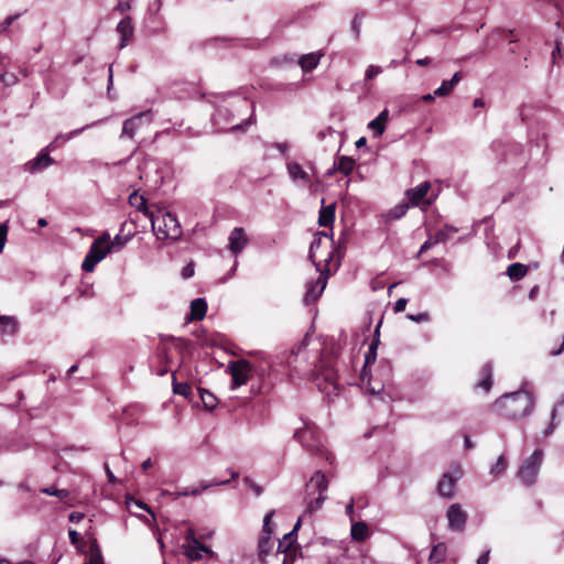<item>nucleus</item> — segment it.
<instances>
[{
    "instance_id": "nucleus-37",
    "label": "nucleus",
    "mask_w": 564,
    "mask_h": 564,
    "mask_svg": "<svg viewBox=\"0 0 564 564\" xmlns=\"http://www.w3.org/2000/svg\"><path fill=\"white\" fill-rule=\"evenodd\" d=\"M90 558L84 564H104L101 551L99 549L97 540H93L90 543Z\"/></svg>"
},
{
    "instance_id": "nucleus-1",
    "label": "nucleus",
    "mask_w": 564,
    "mask_h": 564,
    "mask_svg": "<svg viewBox=\"0 0 564 564\" xmlns=\"http://www.w3.org/2000/svg\"><path fill=\"white\" fill-rule=\"evenodd\" d=\"M308 335L306 334L302 341L293 347L289 352H284L280 358L289 368L300 376L322 377L324 381L335 384L337 370L334 361L340 355V346L332 341L321 351L317 347L313 351L307 350Z\"/></svg>"
},
{
    "instance_id": "nucleus-22",
    "label": "nucleus",
    "mask_w": 564,
    "mask_h": 564,
    "mask_svg": "<svg viewBox=\"0 0 564 564\" xmlns=\"http://www.w3.org/2000/svg\"><path fill=\"white\" fill-rule=\"evenodd\" d=\"M207 302L204 297H198L191 303V321H202L206 316Z\"/></svg>"
},
{
    "instance_id": "nucleus-21",
    "label": "nucleus",
    "mask_w": 564,
    "mask_h": 564,
    "mask_svg": "<svg viewBox=\"0 0 564 564\" xmlns=\"http://www.w3.org/2000/svg\"><path fill=\"white\" fill-rule=\"evenodd\" d=\"M463 77L462 72H456L451 79L442 82L441 86L435 89V95H437V97H446L451 95Z\"/></svg>"
},
{
    "instance_id": "nucleus-44",
    "label": "nucleus",
    "mask_w": 564,
    "mask_h": 564,
    "mask_svg": "<svg viewBox=\"0 0 564 564\" xmlns=\"http://www.w3.org/2000/svg\"><path fill=\"white\" fill-rule=\"evenodd\" d=\"M99 261L96 260L93 256H90L88 252L86 253L85 258H84V261L82 263V269L85 271V272H93L96 264L98 263Z\"/></svg>"
},
{
    "instance_id": "nucleus-4",
    "label": "nucleus",
    "mask_w": 564,
    "mask_h": 564,
    "mask_svg": "<svg viewBox=\"0 0 564 564\" xmlns=\"http://www.w3.org/2000/svg\"><path fill=\"white\" fill-rule=\"evenodd\" d=\"M310 490V499L307 501V511L310 513L319 510L326 500V491L328 489V479L322 470H316L306 484Z\"/></svg>"
},
{
    "instance_id": "nucleus-52",
    "label": "nucleus",
    "mask_w": 564,
    "mask_h": 564,
    "mask_svg": "<svg viewBox=\"0 0 564 564\" xmlns=\"http://www.w3.org/2000/svg\"><path fill=\"white\" fill-rule=\"evenodd\" d=\"M362 19V14L357 13L351 22V31L355 36L358 37L360 33V20Z\"/></svg>"
},
{
    "instance_id": "nucleus-26",
    "label": "nucleus",
    "mask_w": 564,
    "mask_h": 564,
    "mask_svg": "<svg viewBox=\"0 0 564 564\" xmlns=\"http://www.w3.org/2000/svg\"><path fill=\"white\" fill-rule=\"evenodd\" d=\"M286 170L290 177L293 181H302L305 184L311 183L310 175L302 169V166L296 162H289L286 164Z\"/></svg>"
},
{
    "instance_id": "nucleus-2",
    "label": "nucleus",
    "mask_w": 564,
    "mask_h": 564,
    "mask_svg": "<svg viewBox=\"0 0 564 564\" xmlns=\"http://www.w3.org/2000/svg\"><path fill=\"white\" fill-rule=\"evenodd\" d=\"M534 403V397L531 392L520 390L503 394L494 405L501 417L518 421L531 414Z\"/></svg>"
},
{
    "instance_id": "nucleus-49",
    "label": "nucleus",
    "mask_w": 564,
    "mask_h": 564,
    "mask_svg": "<svg viewBox=\"0 0 564 564\" xmlns=\"http://www.w3.org/2000/svg\"><path fill=\"white\" fill-rule=\"evenodd\" d=\"M282 553L284 554L282 564H294L297 554L302 555V553L299 551H289V552H282Z\"/></svg>"
},
{
    "instance_id": "nucleus-27",
    "label": "nucleus",
    "mask_w": 564,
    "mask_h": 564,
    "mask_svg": "<svg viewBox=\"0 0 564 564\" xmlns=\"http://www.w3.org/2000/svg\"><path fill=\"white\" fill-rule=\"evenodd\" d=\"M324 237H326V232L325 231H318L314 235V238H313V241L311 242V246H310V251H308V259L313 262V264L316 267V270L317 271H321L322 267H321V263H317L315 261V256H316V251L317 249L321 248L323 241H324Z\"/></svg>"
},
{
    "instance_id": "nucleus-42",
    "label": "nucleus",
    "mask_w": 564,
    "mask_h": 564,
    "mask_svg": "<svg viewBox=\"0 0 564 564\" xmlns=\"http://www.w3.org/2000/svg\"><path fill=\"white\" fill-rule=\"evenodd\" d=\"M22 13H15L12 15L7 17L1 23H0V34H9L10 33V26L13 24L15 20H18Z\"/></svg>"
},
{
    "instance_id": "nucleus-41",
    "label": "nucleus",
    "mask_w": 564,
    "mask_h": 564,
    "mask_svg": "<svg viewBox=\"0 0 564 564\" xmlns=\"http://www.w3.org/2000/svg\"><path fill=\"white\" fill-rule=\"evenodd\" d=\"M173 392L175 394L182 395L184 398H189L192 394V388L186 382H176L175 379L173 380Z\"/></svg>"
},
{
    "instance_id": "nucleus-35",
    "label": "nucleus",
    "mask_w": 564,
    "mask_h": 564,
    "mask_svg": "<svg viewBox=\"0 0 564 564\" xmlns=\"http://www.w3.org/2000/svg\"><path fill=\"white\" fill-rule=\"evenodd\" d=\"M197 390H198L199 398L204 404V408L209 411L214 410L218 404V400L214 395V393H212L210 391H208L207 389H204V388H197Z\"/></svg>"
},
{
    "instance_id": "nucleus-61",
    "label": "nucleus",
    "mask_w": 564,
    "mask_h": 564,
    "mask_svg": "<svg viewBox=\"0 0 564 564\" xmlns=\"http://www.w3.org/2000/svg\"><path fill=\"white\" fill-rule=\"evenodd\" d=\"M84 517H85L84 513L75 511V512L69 513L68 520L70 522L77 523V522L82 521L84 519Z\"/></svg>"
},
{
    "instance_id": "nucleus-55",
    "label": "nucleus",
    "mask_w": 564,
    "mask_h": 564,
    "mask_svg": "<svg viewBox=\"0 0 564 564\" xmlns=\"http://www.w3.org/2000/svg\"><path fill=\"white\" fill-rule=\"evenodd\" d=\"M194 272H195V268H194V263H188L186 264L183 270H182V276L184 279H189L194 275Z\"/></svg>"
},
{
    "instance_id": "nucleus-17",
    "label": "nucleus",
    "mask_w": 564,
    "mask_h": 564,
    "mask_svg": "<svg viewBox=\"0 0 564 564\" xmlns=\"http://www.w3.org/2000/svg\"><path fill=\"white\" fill-rule=\"evenodd\" d=\"M430 188H431V184H430V182L426 181V182L419 184L417 186H415L413 188H409L405 192V195L412 206H417L422 203L424 197L427 195Z\"/></svg>"
},
{
    "instance_id": "nucleus-5",
    "label": "nucleus",
    "mask_w": 564,
    "mask_h": 564,
    "mask_svg": "<svg viewBox=\"0 0 564 564\" xmlns=\"http://www.w3.org/2000/svg\"><path fill=\"white\" fill-rule=\"evenodd\" d=\"M150 220H151L152 230L159 239L177 240L182 236V229H181V225L177 220V217L175 214H173L171 212H165L161 217L164 228H160V226H158V223L160 221L159 216L151 214Z\"/></svg>"
},
{
    "instance_id": "nucleus-16",
    "label": "nucleus",
    "mask_w": 564,
    "mask_h": 564,
    "mask_svg": "<svg viewBox=\"0 0 564 564\" xmlns=\"http://www.w3.org/2000/svg\"><path fill=\"white\" fill-rule=\"evenodd\" d=\"M229 479L226 480H212V481H202L199 487L191 488V489H184L182 491H176L173 494L174 499H177L180 497H187V496H197L202 494L203 491L207 490L210 487L219 486V485H227L229 484Z\"/></svg>"
},
{
    "instance_id": "nucleus-15",
    "label": "nucleus",
    "mask_w": 564,
    "mask_h": 564,
    "mask_svg": "<svg viewBox=\"0 0 564 564\" xmlns=\"http://www.w3.org/2000/svg\"><path fill=\"white\" fill-rule=\"evenodd\" d=\"M381 324H382V322H379V324L377 325L375 333H373V339L368 347V351L365 355V365H364V368L361 371L362 376L366 373L367 367L375 364V361L377 359V349H378V345L380 343L379 336H380Z\"/></svg>"
},
{
    "instance_id": "nucleus-40",
    "label": "nucleus",
    "mask_w": 564,
    "mask_h": 564,
    "mask_svg": "<svg viewBox=\"0 0 564 564\" xmlns=\"http://www.w3.org/2000/svg\"><path fill=\"white\" fill-rule=\"evenodd\" d=\"M508 467L507 459L503 455H500L495 465L490 468V475L497 477L502 475Z\"/></svg>"
},
{
    "instance_id": "nucleus-13",
    "label": "nucleus",
    "mask_w": 564,
    "mask_h": 564,
    "mask_svg": "<svg viewBox=\"0 0 564 564\" xmlns=\"http://www.w3.org/2000/svg\"><path fill=\"white\" fill-rule=\"evenodd\" d=\"M248 238L245 230L240 227L234 228L229 236V250L234 256H238L247 246Z\"/></svg>"
},
{
    "instance_id": "nucleus-53",
    "label": "nucleus",
    "mask_w": 564,
    "mask_h": 564,
    "mask_svg": "<svg viewBox=\"0 0 564 564\" xmlns=\"http://www.w3.org/2000/svg\"><path fill=\"white\" fill-rule=\"evenodd\" d=\"M406 304H408V299L401 297V299L397 300L394 303V306H393L394 313L403 312L405 310Z\"/></svg>"
},
{
    "instance_id": "nucleus-8",
    "label": "nucleus",
    "mask_w": 564,
    "mask_h": 564,
    "mask_svg": "<svg viewBox=\"0 0 564 564\" xmlns=\"http://www.w3.org/2000/svg\"><path fill=\"white\" fill-rule=\"evenodd\" d=\"M182 551L189 561H199L203 558L204 553H214L207 545L199 542L193 528L187 529L185 532Z\"/></svg>"
},
{
    "instance_id": "nucleus-3",
    "label": "nucleus",
    "mask_w": 564,
    "mask_h": 564,
    "mask_svg": "<svg viewBox=\"0 0 564 564\" xmlns=\"http://www.w3.org/2000/svg\"><path fill=\"white\" fill-rule=\"evenodd\" d=\"M346 247L344 242V238L340 237L337 241V245L334 247L333 251L327 253V258L325 259V267L318 271L321 275L316 280L308 281L306 283V291L303 299L305 305H311L315 303L319 296L323 294L328 276L330 274L329 263L333 261L334 257L337 258L335 267L336 269L340 265V260L344 257Z\"/></svg>"
},
{
    "instance_id": "nucleus-6",
    "label": "nucleus",
    "mask_w": 564,
    "mask_h": 564,
    "mask_svg": "<svg viewBox=\"0 0 564 564\" xmlns=\"http://www.w3.org/2000/svg\"><path fill=\"white\" fill-rule=\"evenodd\" d=\"M543 451L535 449L519 467L517 478L525 487H532L538 480L542 465Z\"/></svg>"
},
{
    "instance_id": "nucleus-12",
    "label": "nucleus",
    "mask_w": 564,
    "mask_h": 564,
    "mask_svg": "<svg viewBox=\"0 0 564 564\" xmlns=\"http://www.w3.org/2000/svg\"><path fill=\"white\" fill-rule=\"evenodd\" d=\"M47 149L48 147L42 149L33 160L26 163V171L30 173H36L45 170L54 163V160L50 156Z\"/></svg>"
},
{
    "instance_id": "nucleus-50",
    "label": "nucleus",
    "mask_w": 564,
    "mask_h": 564,
    "mask_svg": "<svg viewBox=\"0 0 564 564\" xmlns=\"http://www.w3.org/2000/svg\"><path fill=\"white\" fill-rule=\"evenodd\" d=\"M382 72V68L380 66L370 65L365 74V77L367 80H370L375 78L377 75H379Z\"/></svg>"
},
{
    "instance_id": "nucleus-43",
    "label": "nucleus",
    "mask_w": 564,
    "mask_h": 564,
    "mask_svg": "<svg viewBox=\"0 0 564 564\" xmlns=\"http://www.w3.org/2000/svg\"><path fill=\"white\" fill-rule=\"evenodd\" d=\"M97 124V122H93L91 124H86L79 129H75L70 132H68L67 134L63 135V134H59L56 137L55 141H58L59 139H63L64 141H68L70 139H73L74 137L78 135L79 133H82L83 131H85L86 129L93 127Z\"/></svg>"
},
{
    "instance_id": "nucleus-11",
    "label": "nucleus",
    "mask_w": 564,
    "mask_h": 564,
    "mask_svg": "<svg viewBox=\"0 0 564 564\" xmlns=\"http://www.w3.org/2000/svg\"><path fill=\"white\" fill-rule=\"evenodd\" d=\"M446 518L451 531L462 532L466 527L468 516L459 503H453L447 509Z\"/></svg>"
},
{
    "instance_id": "nucleus-18",
    "label": "nucleus",
    "mask_w": 564,
    "mask_h": 564,
    "mask_svg": "<svg viewBox=\"0 0 564 564\" xmlns=\"http://www.w3.org/2000/svg\"><path fill=\"white\" fill-rule=\"evenodd\" d=\"M273 545L272 533L261 532L258 541V557L262 564L267 563V556L271 553Z\"/></svg>"
},
{
    "instance_id": "nucleus-19",
    "label": "nucleus",
    "mask_w": 564,
    "mask_h": 564,
    "mask_svg": "<svg viewBox=\"0 0 564 564\" xmlns=\"http://www.w3.org/2000/svg\"><path fill=\"white\" fill-rule=\"evenodd\" d=\"M456 478L445 473L437 484V492L444 498H453L455 495Z\"/></svg>"
},
{
    "instance_id": "nucleus-14",
    "label": "nucleus",
    "mask_w": 564,
    "mask_h": 564,
    "mask_svg": "<svg viewBox=\"0 0 564 564\" xmlns=\"http://www.w3.org/2000/svg\"><path fill=\"white\" fill-rule=\"evenodd\" d=\"M19 332V322L14 316L0 315V336L14 337Z\"/></svg>"
},
{
    "instance_id": "nucleus-25",
    "label": "nucleus",
    "mask_w": 564,
    "mask_h": 564,
    "mask_svg": "<svg viewBox=\"0 0 564 564\" xmlns=\"http://www.w3.org/2000/svg\"><path fill=\"white\" fill-rule=\"evenodd\" d=\"M322 56V53H308L300 57L299 64L303 72L307 73L317 67Z\"/></svg>"
},
{
    "instance_id": "nucleus-28",
    "label": "nucleus",
    "mask_w": 564,
    "mask_h": 564,
    "mask_svg": "<svg viewBox=\"0 0 564 564\" xmlns=\"http://www.w3.org/2000/svg\"><path fill=\"white\" fill-rule=\"evenodd\" d=\"M297 541V534L293 533H285L282 538V540L278 543V550L276 552H289V551H299V547L295 546V543Z\"/></svg>"
},
{
    "instance_id": "nucleus-9",
    "label": "nucleus",
    "mask_w": 564,
    "mask_h": 564,
    "mask_svg": "<svg viewBox=\"0 0 564 564\" xmlns=\"http://www.w3.org/2000/svg\"><path fill=\"white\" fill-rule=\"evenodd\" d=\"M251 370L252 366L246 359L230 362L229 371L232 377V389L246 384L251 375Z\"/></svg>"
},
{
    "instance_id": "nucleus-59",
    "label": "nucleus",
    "mask_w": 564,
    "mask_h": 564,
    "mask_svg": "<svg viewBox=\"0 0 564 564\" xmlns=\"http://www.w3.org/2000/svg\"><path fill=\"white\" fill-rule=\"evenodd\" d=\"M555 416H556V409L553 408L552 413H551L552 422H551L550 426L544 431L545 436H549L550 434H552L553 430L555 429V424H554Z\"/></svg>"
},
{
    "instance_id": "nucleus-20",
    "label": "nucleus",
    "mask_w": 564,
    "mask_h": 564,
    "mask_svg": "<svg viewBox=\"0 0 564 564\" xmlns=\"http://www.w3.org/2000/svg\"><path fill=\"white\" fill-rule=\"evenodd\" d=\"M117 32L120 35V48H123L127 45L129 39L132 37L134 28L132 24V19L130 17L123 18L117 25Z\"/></svg>"
},
{
    "instance_id": "nucleus-47",
    "label": "nucleus",
    "mask_w": 564,
    "mask_h": 564,
    "mask_svg": "<svg viewBox=\"0 0 564 564\" xmlns=\"http://www.w3.org/2000/svg\"><path fill=\"white\" fill-rule=\"evenodd\" d=\"M273 514H274V511H273V510H271V511H269V512L264 516V518H263V525H262V530H261V532L273 533V530H272V528H271V525H270V524H271V519H272Z\"/></svg>"
},
{
    "instance_id": "nucleus-24",
    "label": "nucleus",
    "mask_w": 564,
    "mask_h": 564,
    "mask_svg": "<svg viewBox=\"0 0 564 564\" xmlns=\"http://www.w3.org/2000/svg\"><path fill=\"white\" fill-rule=\"evenodd\" d=\"M389 118L387 109L382 110L373 120L368 123V128L373 131L375 137H380L386 130V123Z\"/></svg>"
},
{
    "instance_id": "nucleus-62",
    "label": "nucleus",
    "mask_w": 564,
    "mask_h": 564,
    "mask_svg": "<svg viewBox=\"0 0 564 564\" xmlns=\"http://www.w3.org/2000/svg\"><path fill=\"white\" fill-rule=\"evenodd\" d=\"M490 550H486L479 557L477 558L476 564H488L489 562Z\"/></svg>"
},
{
    "instance_id": "nucleus-39",
    "label": "nucleus",
    "mask_w": 564,
    "mask_h": 564,
    "mask_svg": "<svg viewBox=\"0 0 564 564\" xmlns=\"http://www.w3.org/2000/svg\"><path fill=\"white\" fill-rule=\"evenodd\" d=\"M88 253L100 262L109 253V249L93 242L88 249Z\"/></svg>"
},
{
    "instance_id": "nucleus-10",
    "label": "nucleus",
    "mask_w": 564,
    "mask_h": 564,
    "mask_svg": "<svg viewBox=\"0 0 564 564\" xmlns=\"http://www.w3.org/2000/svg\"><path fill=\"white\" fill-rule=\"evenodd\" d=\"M153 119V113L151 110H145L142 112H139L135 116H132L131 118L124 120L121 135L120 138H129L132 139L137 132V130L140 128L143 121L150 123Z\"/></svg>"
},
{
    "instance_id": "nucleus-63",
    "label": "nucleus",
    "mask_w": 564,
    "mask_h": 564,
    "mask_svg": "<svg viewBox=\"0 0 564 564\" xmlns=\"http://www.w3.org/2000/svg\"><path fill=\"white\" fill-rule=\"evenodd\" d=\"M68 536L72 544H76L80 538L79 533L76 530H69Z\"/></svg>"
},
{
    "instance_id": "nucleus-54",
    "label": "nucleus",
    "mask_w": 564,
    "mask_h": 564,
    "mask_svg": "<svg viewBox=\"0 0 564 564\" xmlns=\"http://www.w3.org/2000/svg\"><path fill=\"white\" fill-rule=\"evenodd\" d=\"M93 242L97 243L98 246L106 247L110 242V236L108 232H104L101 236H99Z\"/></svg>"
},
{
    "instance_id": "nucleus-58",
    "label": "nucleus",
    "mask_w": 564,
    "mask_h": 564,
    "mask_svg": "<svg viewBox=\"0 0 564 564\" xmlns=\"http://www.w3.org/2000/svg\"><path fill=\"white\" fill-rule=\"evenodd\" d=\"M274 148L279 150V152L284 156L288 158V151H289V144L286 142H278L274 144Z\"/></svg>"
},
{
    "instance_id": "nucleus-31",
    "label": "nucleus",
    "mask_w": 564,
    "mask_h": 564,
    "mask_svg": "<svg viewBox=\"0 0 564 564\" xmlns=\"http://www.w3.org/2000/svg\"><path fill=\"white\" fill-rule=\"evenodd\" d=\"M350 535L351 539L355 541H366L369 536L368 525L362 521L352 523L350 529Z\"/></svg>"
},
{
    "instance_id": "nucleus-45",
    "label": "nucleus",
    "mask_w": 564,
    "mask_h": 564,
    "mask_svg": "<svg viewBox=\"0 0 564 564\" xmlns=\"http://www.w3.org/2000/svg\"><path fill=\"white\" fill-rule=\"evenodd\" d=\"M406 317L410 321L416 322V323H425L429 322L431 316L429 312H421L419 314H408Z\"/></svg>"
},
{
    "instance_id": "nucleus-38",
    "label": "nucleus",
    "mask_w": 564,
    "mask_h": 564,
    "mask_svg": "<svg viewBox=\"0 0 564 564\" xmlns=\"http://www.w3.org/2000/svg\"><path fill=\"white\" fill-rule=\"evenodd\" d=\"M409 209V205L405 203L395 205L393 208H391L388 214L387 218L388 220H397L402 218Z\"/></svg>"
},
{
    "instance_id": "nucleus-48",
    "label": "nucleus",
    "mask_w": 564,
    "mask_h": 564,
    "mask_svg": "<svg viewBox=\"0 0 564 564\" xmlns=\"http://www.w3.org/2000/svg\"><path fill=\"white\" fill-rule=\"evenodd\" d=\"M43 492H45L46 495H50V496L58 497V498H65L67 496V490H65V489H55L53 487H48V488L43 489Z\"/></svg>"
},
{
    "instance_id": "nucleus-56",
    "label": "nucleus",
    "mask_w": 564,
    "mask_h": 564,
    "mask_svg": "<svg viewBox=\"0 0 564 564\" xmlns=\"http://www.w3.org/2000/svg\"><path fill=\"white\" fill-rule=\"evenodd\" d=\"M18 80L17 76L14 74L10 75V80H7V73L0 74V83H3L6 86H11L15 84Z\"/></svg>"
},
{
    "instance_id": "nucleus-29",
    "label": "nucleus",
    "mask_w": 564,
    "mask_h": 564,
    "mask_svg": "<svg viewBox=\"0 0 564 564\" xmlns=\"http://www.w3.org/2000/svg\"><path fill=\"white\" fill-rule=\"evenodd\" d=\"M129 204L137 208V210L142 212L149 219L150 215L154 214L153 212L149 210L147 206V199L143 195L138 194V192H133L129 196Z\"/></svg>"
},
{
    "instance_id": "nucleus-51",
    "label": "nucleus",
    "mask_w": 564,
    "mask_h": 564,
    "mask_svg": "<svg viewBox=\"0 0 564 564\" xmlns=\"http://www.w3.org/2000/svg\"><path fill=\"white\" fill-rule=\"evenodd\" d=\"M8 235V225L6 223L0 224V252L3 251Z\"/></svg>"
},
{
    "instance_id": "nucleus-57",
    "label": "nucleus",
    "mask_w": 564,
    "mask_h": 564,
    "mask_svg": "<svg viewBox=\"0 0 564 564\" xmlns=\"http://www.w3.org/2000/svg\"><path fill=\"white\" fill-rule=\"evenodd\" d=\"M131 6L128 1H119L117 6L115 7V11H118L120 13H124L128 10H130Z\"/></svg>"
},
{
    "instance_id": "nucleus-64",
    "label": "nucleus",
    "mask_w": 564,
    "mask_h": 564,
    "mask_svg": "<svg viewBox=\"0 0 564 564\" xmlns=\"http://www.w3.org/2000/svg\"><path fill=\"white\" fill-rule=\"evenodd\" d=\"M432 63V59L430 57L419 58L415 61V64L419 66H427Z\"/></svg>"
},
{
    "instance_id": "nucleus-32",
    "label": "nucleus",
    "mask_w": 564,
    "mask_h": 564,
    "mask_svg": "<svg viewBox=\"0 0 564 564\" xmlns=\"http://www.w3.org/2000/svg\"><path fill=\"white\" fill-rule=\"evenodd\" d=\"M133 237V234L129 232L127 235H122L121 232L116 235L115 238L106 246L110 252L120 251Z\"/></svg>"
},
{
    "instance_id": "nucleus-34",
    "label": "nucleus",
    "mask_w": 564,
    "mask_h": 564,
    "mask_svg": "<svg viewBox=\"0 0 564 564\" xmlns=\"http://www.w3.org/2000/svg\"><path fill=\"white\" fill-rule=\"evenodd\" d=\"M335 220V204H330L319 210L318 225L327 227L333 225Z\"/></svg>"
},
{
    "instance_id": "nucleus-30",
    "label": "nucleus",
    "mask_w": 564,
    "mask_h": 564,
    "mask_svg": "<svg viewBox=\"0 0 564 564\" xmlns=\"http://www.w3.org/2000/svg\"><path fill=\"white\" fill-rule=\"evenodd\" d=\"M355 167V160L350 156H337L334 162V169L343 173L344 175H349Z\"/></svg>"
},
{
    "instance_id": "nucleus-23",
    "label": "nucleus",
    "mask_w": 564,
    "mask_h": 564,
    "mask_svg": "<svg viewBox=\"0 0 564 564\" xmlns=\"http://www.w3.org/2000/svg\"><path fill=\"white\" fill-rule=\"evenodd\" d=\"M481 379L476 384V388H481L485 392H489L492 384V362H486L480 369Z\"/></svg>"
},
{
    "instance_id": "nucleus-33",
    "label": "nucleus",
    "mask_w": 564,
    "mask_h": 564,
    "mask_svg": "<svg viewBox=\"0 0 564 564\" xmlns=\"http://www.w3.org/2000/svg\"><path fill=\"white\" fill-rule=\"evenodd\" d=\"M506 273L512 281H519L528 273V267L523 263L514 262L508 265Z\"/></svg>"
},
{
    "instance_id": "nucleus-46",
    "label": "nucleus",
    "mask_w": 564,
    "mask_h": 564,
    "mask_svg": "<svg viewBox=\"0 0 564 564\" xmlns=\"http://www.w3.org/2000/svg\"><path fill=\"white\" fill-rule=\"evenodd\" d=\"M254 122V113H253V110L251 111V115L249 116L248 119L243 120L242 122L240 123H237V124H234L231 127V130L236 131V130H246V128L250 124H252Z\"/></svg>"
},
{
    "instance_id": "nucleus-60",
    "label": "nucleus",
    "mask_w": 564,
    "mask_h": 564,
    "mask_svg": "<svg viewBox=\"0 0 564 564\" xmlns=\"http://www.w3.org/2000/svg\"><path fill=\"white\" fill-rule=\"evenodd\" d=\"M448 239V235L445 230H438L436 234H435V240H434V243H437V242H445L446 240Z\"/></svg>"
},
{
    "instance_id": "nucleus-7",
    "label": "nucleus",
    "mask_w": 564,
    "mask_h": 564,
    "mask_svg": "<svg viewBox=\"0 0 564 564\" xmlns=\"http://www.w3.org/2000/svg\"><path fill=\"white\" fill-rule=\"evenodd\" d=\"M293 437L310 452L323 454L324 446L319 440V432L312 421H304L303 426L295 430Z\"/></svg>"
},
{
    "instance_id": "nucleus-36",
    "label": "nucleus",
    "mask_w": 564,
    "mask_h": 564,
    "mask_svg": "<svg viewBox=\"0 0 564 564\" xmlns=\"http://www.w3.org/2000/svg\"><path fill=\"white\" fill-rule=\"evenodd\" d=\"M446 557V546L443 543L435 545L429 556L430 562L440 564L445 561Z\"/></svg>"
}]
</instances>
